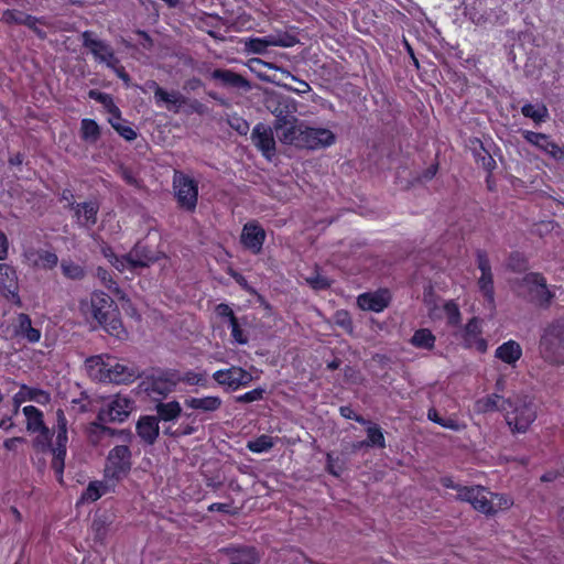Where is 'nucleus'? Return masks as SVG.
Instances as JSON below:
<instances>
[{
	"label": "nucleus",
	"mask_w": 564,
	"mask_h": 564,
	"mask_svg": "<svg viewBox=\"0 0 564 564\" xmlns=\"http://www.w3.org/2000/svg\"><path fill=\"white\" fill-rule=\"evenodd\" d=\"M101 135L99 124L89 118H84L80 121V138L86 142H96Z\"/></svg>",
	"instance_id": "nucleus-43"
},
{
	"label": "nucleus",
	"mask_w": 564,
	"mask_h": 564,
	"mask_svg": "<svg viewBox=\"0 0 564 564\" xmlns=\"http://www.w3.org/2000/svg\"><path fill=\"white\" fill-rule=\"evenodd\" d=\"M108 491V487L104 481L93 480L88 484L86 489L82 492L77 505L85 502H95L100 499Z\"/></svg>",
	"instance_id": "nucleus-38"
},
{
	"label": "nucleus",
	"mask_w": 564,
	"mask_h": 564,
	"mask_svg": "<svg viewBox=\"0 0 564 564\" xmlns=\"http://www.w3.org/2000/svg\"><path fill=\"white\" fill-rule=\"evenodd\" d=\"M26 400L34 401L41 405H46L51 401L50 392L28 384H21L20 390L13 395V414L19 412V409Z\"/></svg>",
	"instance_id": "nucleus-28"
},
{
	"label": "nucleus",
	"mask_w": 564,
	"mask_h": 564,
	"mask_svg": "<svg viewBox=\"0 0 564 564\" xmlns=\"http://www.w3.org/2000/svg\"><path fill=\"white\" fill-rule=\"evenodd\" d=\"M126 259L130 261V270L148 268L158 260L151 249L141 243H137L130 252H128V257Z\"/></svg>",
	"instance_id": "nucleus-29"
},
{
	"label": "nucleus",
	"mask_w": 564,
	"mask_h": 564,
	"mask_svg": "<svg viewBox=\"0 0 564 564\" xmlns=\"http://www.w3.org/2000/svg\"><path fill=\"white\" fill-rule=\"evenodd\" d=\"M213 379L220 386H226L236 391L241 387H247L252 381V375L246 369L232 366L227 369H219L213 373Z\"/></svg>",
	"instance_id": "nucleus-18"
},
{
	"label": "nucleus",
	"mask_w": 564,
	"mask_h": 564,
	"mask_svg": "<svg viewBox=\"0 0 564 564\" xmlns=\"http://www.w3.org/2000/svg\"><path fill=\"white\" fill-rule=\"evenodd\" d=\"M282 135V143L308 150L327 148L336 141L335 134L329 129L307 127L303 123L297 128L289 129Z\"/></svg>",
	"instance_id": "nucleus-5"
},
{
	"label": "nucleus",
	"mask_w": 564,
	"mask_h": 564,
	"mask_svg": "<svg viewBox=\"0 0 564 564\" xmlns=\"http://www.w3.org/2000/svg\"><path fill=\"white\" fill-rule=\"evenodd\" d=\"M525 288L527 300L534 306L549 310L556 297L555 285H547L546 278L540 272H529L520 281Z\"/></svg>",
	"instance_id": "nucleus-7"
},
{
	"label": "nucleus",
	"mask_w": 564,
	"mask_h": 564,
	"mask_svg": "<svg viewBox=\"0 0 564 564\" xmlns=\"http://www.w3.org/2000/svg\"><path fill=\"white\" fill-rule=\"evenodd\" d=\"M273 113L275 116L274 130L282 142V133L288 132L291 128H297L300 123H297V118L295 116L291 115L289 111H284L283 109L276 108Z\"/></svg>",
	"instance_id": "nucleus-35"
},
{
	"label": "nucleus",
	"mask_w": 564,
	"mask_h": 564,
	"mask_svg": "<svg viewBox=\"0 0 564 564\" xmlns=\"http://www.w3.org/2000/svg\"><path fill=\"white\" fill-rule=\"evenodd\" d=\"M251 140L265 159L271 160L275 154V140L271 127L262 122L257 123L252 129Z\"/></svg>",
	"instance_id": "nucleus-23"
},
{
	"label": "nucleus",
	"mask_w": 564,
	"mask_h": 564,
	"mask_svg": "<svg viewBox=\"0 0 564 564\" xmlns=\"http://www.w3.org/2000/svg\"><path fill=\"white\" fill-rule=\"evenodd\" d=\"M0 293L11 304L22 307L23 303L19 294L17 270L8 263H0Z\"/></svg>",
	"instance_id": "nucleus-16"
},
{
	"label": "nucleus",
	"mask_w": 564,
	"mask_h": 564,
	"mask_svg": "<svg viewBox=\"0 0 564 564\" xmlns=\"http://www.w3.org/2000/svg\"><path fill=\"white\" fill-rule=\"evenodd\" d=\"M120 120L113 121L112 119H108V122L113 128V130L126 141H133L137 139L138 133L134 128L131 126H126L119 122Z\"/></svg>",
	"instance_id": "nucleus-50"
},
{
	"label": "nucleus",
	"mask_w": 564,
	"mask_h": 564,
	"mask_svg": "<svg viewBox=\"0 0 564 564\" xmlns=\"http://www.w3.org/2000/svg\"><path fill=\"white\" fill-rule=\"evenodd\" d=\"M510 408V399H505L498 393H491L478 399L475 402V410L477 413H489L495 411L505 412Z\"/></svg>",
	"instance_id": "nucleus-30"
},
{
	"label": "nucleus",
	"mask_w": 564,
	"mask_h": 564,
	"mask_svg": "<svg viewBox=\"0 0 564 564\" xmlns=\"http://www.w3.org/2000/svg\"><path fill=\"white\" fill-rule=\"evenodd\" d=\"M523 140L556 161H564V147L557 144L550 134L531 130L520 131Z\"/></svg>",
	"instance_id": "nucleus-14"
},
{
	"label": "nucleus",
	"mask_w": 564,
	"mask_h": 564,
	"mask_svg": "<svg viewBox=\"0 0 564 564\" xmlns=\"http://www.w3.org/2000/svg\"><path fill=\"white\" fill-rule=\"evenodd\" d=\"M228 124L240 135H246L249 131V122L237 115L230 116L228 118Z\"/></svg>",
	"instance_id": "nucleus-55"
},
{
	"label": "nucleus",
	"mask_w": 564,
	"mask_h": 564,
	"mask_svg": "<svg viewBox=\"0 0 564 564\" xmlns=\"http://www.w3.org/2000/svg\"><path fill=\"white\" fill-rule=\"evenodd\" d=\"M390 302L391 293L388 289L365 292L357 297V305L360 310L375 313L383 312L389 306Z\"/></svg>",
	"instance_id": "nucleus-24"
},
{
	"label": "nucleus",
	"mask_w": 564,
	"mask_h": 564,
	"mask_svg": "<svg viewBox=\"0 0 564 564\" xmlns=\"http://www.w3.org/2000/svg\"><path fill=\"white\" fill-rule=\"evenodd\" d=\"M132 453L128 445H116L106 458L104 475L107 480L118 482L131 470Z\"/></svg>",
	"instance_id": "nucleus-9"
},
{
	"label": "nucleus",
	"mask_w": 564,
	"mask_h": 564,
	"mask_svg": "<svg viewBox=\"0 0 564 564\" xmlns=\"http://www.w3.org/2000/svg\"><path fill=\"white\" fill-rule=\"evenodd\" d=\"M96 275L101 284L117 299L122 300L124 297V292L120 289L118 282L115 280L112 272L106 268L98 267Z\"/></svg>",
	"instance_id": "nucleus-41"
},
{
	"label": "nucleus",
	"mask_w": 564,
	"mask_h": 564,
	"mask_svg": "<svg viewBox=\"0 0 564 564\" xmlns=\"http://www.w3.org/2000/svg\"><path fill=\"white\" fill-rule=\"evenodd\" d=\"M495 357L507 365H514L522 357V348L518 341L509 339L498 346Z\"/></svg>",
	"instance_id": "nucleus-31"
},
{
	"label": "nucleus",
	"mask_w": 564,
	"mask_h": 564,
	"mask_svg": "<svg viewBox=\"0 0 564 564\" xmlns=\"http://www.w3.org/2000/svg\"><path fill=\"white\" fill-rule=\"evenodd\" d=\"M476 262L480 270V276L477 281L479 291L489 304L495 303L494 274L488 253L484 249L476 250Z\"/></svg>",
	"instance_id": "nucleus-17"
},
{
	"label": "nucleus",
	"mask_w": 564,
	"mask_h": 564,
	"mask_svg": "<svg viewBox=\"0 0 564 564\" xmlns=\"http://www.w3.org/2000/svg\"><path fill=\"white\" fill-rule=\"evenodd\" d=\"M134 409V400L129 395L117 393L105 400L102 406L97 414V422L93 425L100 429L102 432L110 435L117 433L131 435L130 431H116L105 425V423H122L127 421L129 415Z\"/></svg>",
	"instance_id": "nucleus-4"
},
{
	"label": "nucleus",
	"mask_w": 564,
	"mask_h": 564,
	"mask_svg": "<svg viewBox=\"0 0 564 564\" xmlns=\"http://www.w3.org/2000/svg\"><path fill=\"white\" fill-rule=\"evenodd\" d=\"M107 67L110 68L122 82H130V76L127 73L126 68L121 65L120 59L118 57H116V63H108Z\"/></svg>",
	"instance_id": "nucleus-59"
},
{
	"label": "nucleus",
	"mask_w": 564,
	"mask_h": 564,
	"mask_svg": "<svg viewBox=\"0 0 564 564\" xmlns=\"http://www.w3.org/2000/svg\"><path fill=\"white\" fill-rule=\"evenodd\" d=\"M147 86L149 89L153 90L155 104L158 106L165 104L167 109L174 112H180V110L185 107L187 97L182 95L180 91L173 90L167 93L155 80L147 82Z\"/></svg>",
	"instance_id": "nucleus-25"
},
{
	"label": "nucleus",
	"mask_w": 564,
	"mask_h": 564,
	"mask_svg": "<svg viewBox=\"0 0 564 564\" xmlns=\"http://www.w3.org/2000/svg\"><path fill=\"white\" fill-rule=\"evenodd\" d=\"M198 430V426L196 425V419L194 417L192 422L189 423H182L176 429V434L181 436H188L194 433H196Z\"/></svg>",
	"instance_id": "nucleus-63"
},
{
	"label": "nucleus",
	"mask_w": 564,
	"mask_h": 564,
	"mask_svg": "<svg viewBox=\"0 0 564 564\" xmlns=\"http://www.w3.org/2000/svg\"><path fill=\"white\" fill-rule=\"evenodd\" d=\"M297 40L294 35L284 33L279 35H268L264 37H252L246 43L248 52L252 54H264L270 46L292 47Z\"/></svg>",
	"instance_id": "nucleus-19"
},
{
	"label": "nucleus",
	"mask_w": 564,
	"mask_h": 564,
	"mask_svg": "<svg viewBox=\"0 0 564 564\" xmlns=\"http://www.w3.org/2000/svg\"><path fill=\"white\" fill-rule=\"evenodd\" d=\"M368 425L366 432H367V447H377V448H384L386 447V437L383 434L382 429L376 424L369 421V423H366Z\"/></svg>",
	"instance_id": "nucleus-44"
},
{
	"label": "nucleus",
	"mask_w": 564,
	"mask_h": 564,
	"mask_svg": "<svg viewBox=\"0 0 564 564\" xmlns=\"http://www.w3.org/2000/svg\"><path fill=\"white\" fill-rule=\"evenodd\" d=\"M156 415L154 417L160 421L171 422L176 420L182 414V406L178 401L159 402L155 405Z\"/></svg>",
	"instance_id": "nucleus-37"
},
{
	"label": "nucleus",
	"mask_w": 564,
	"mask_h": 564,
	"mask_svg": "<svg viewBox=\"0 0 564 564\" xmlns=\"http://www.w3.org/2000/svg\"><path fill=\"white\" fill-rule=\"evenodd\" d=\"M106 257L109 258V261L118 271H124L126 269H130V261L126 259L128 257V253L118 257L117 254L111 252L110 254H106Z\"/></svg>",
	"instance_id": "nucleus-58"
},
{
	"label": "nucleus",
	"mask_w": 564,
	"mask_h": 564,
	"mask_svg": "<svg viewBox=\"0 0 564 564\" xmlns=\"http://www.w3.org/2000/svg\"><path fill=\"white\" fill-rule=\"evenodd\" d=\"M29 13H25L23 11L17 10V9H7L2 12L1 21L6 24H18L23 25L25 17H28Z\"/></svg>",
	"instance_id": "nucleus-51"
},
{
	"label": "nucleus",
	"mask_w": 564,
	"mask_h": 564,
	"mask_svg": "<svg viewBox=\"0 0 564 564\" xmlns=\"http://www.w3.org/2000/svg\"><path fill=\"white\" fill-rule=\"evenodd\" d=\"M267 390L264 388L258 387L250 391H247L243 394H239L236 397L237 403H251L256 401H261L264 399Z\"/></svg>",
	"instance_id": "nucleus-52"
},
{
	"label": "nucleus",
	"mask_w": 564,
	"mask_h": 564,
	"mask_svg": "<svg viewBox=\"0 0 564 564\" xmlns=\"http://www.w3.org/2000/svg\"><path fill=\"white\" fill-rule=\"evenodd\" d=\"M173 189L180 208L194 212L198 200V183L182 171L173 174Z\"/></svg>",
	"instance_id": "nucleus-10"
},
{
	"label": "nucleus",
	"mask_w": 564,
	"mask_h": 564,
	"mask_svg": "<svg viewBox=\"0 0 564 564\" xmlns=\"http://www.w3.org/2000/svg\"><path fill=\"white\" fill-rule=\"evenodd\" d=\"M86 366L90 377L104 383L129 384L141 377L138 367L120 364L109 355L91 356L87 358Z\"/></svg>",
	"instance_id": "nucleus-2"
},
{
	"label": "nucleus",
	"mask_w": 564,
	"mask_h": 564,
	"mask_svg": "<svg viewBox=\"0 0 564 564\" xmlns=\"http://www.w3.org/2000/svg\"><path fill=\"white\" fill-rule=\"evenodd\" d=\"M542 359L552 366L564 365V317L545 326L539 343Z\"/></svg>",
	"instance_id": "nucleus-6"
},
{
	"label": "nucleus",
	"mask_w": 564,
	"mask_h": 564,
	"mask_svg": "<svg viewBox=\"0 0 564 564\" xmlns=\"http://www.w3.org/2000/svg\"><path fill=\"white\" fill-rule=\"evenodd\" d=\"M505 420L513 434L525 433L536 419V409L532 402L522 400L512 401L510 408L505 410Z\"/></svg>",
	"instance_id": "nucleus-8"
},
{
	"label": "nucleus",
	"mask_w": 564,
	"mask_h": 564,
	"mask_svg": "<svg viewBox=\"0 0 564 564\" xmlns=\"http://www.w3.org/2000/svg\"><path fill=\"white\" fill-rule=\"evenodd\" d=\"M273 445H274V443H273L272 437L263 434V435L258 436L253 441H250L248 443V448L252 453L260 454V453L270 451L273 447Z\"/></svg>",
	"instance_id": "nucleus-47"
},
{
	"label": "nucleus",
	"mask_w": 564,
	"mask_h": 564,
	"mask_svg": "<svg viewBox=\"0 0 564 564\" xmlns=\"http://www.w3.org/2000/svg\"><path fill=\"white\" fill-rule=\"evenodd\" d=\"M473 155L476 164L481 166L488 173L486 181L489 183V178L497 167V163L480 140H478V148H474Z\"/></svg>",
	"instance_id": "nucleus-34"
},
{
	"label": "nucleus",
	"mask_w": 564,
	"mask_h": 564,
	"mask_svg": "<svg viewBox=\"0 0 564 564\" xmlns=\"http://www.w3.org/2000/svg\"><path fill=\"white\" fill-rule=\"evenodd\" d=\"M70 209L74 212V217L79 227L87 229L93 228L97 224L99 204L96 200L70 203Z\"/></svg>",
	"instance_id": "nucleus-26"
},
{
	"label": "nucleus",
	"mask_w": 564,
	"mask_h": 564,
	"mask_svg": "<svg viewBox=\"0 0 564 564\" xmlns=\"http://www.w3.org/2000/svg\"><path fill=\"white\" fill-rule=\"evenodd\" d=\"M12 335L17 339L26 341L28 344H36L41 340V328L32 325V319L26 313H18L12 324Z\"/></svg>",
	"instance_id": "nucleus-21"
},
{
	"label": "nucleus",
	"mask_w": 564,
	"mask_h": 564,
	"mask_svg": "<svg viewBox=\"0 0 564 564\" xmlns=\"http://www.w3.org/2000/svg\"><path fill=\"white\" fill-rule=\"evenodd\" d=\"M82 43L84 47L90 51L97 62L104 63L106 66L108 63H116L117 56L111 45L106 41L97 39L93 31L82 33Z\"/></svg>",
	"instance_id": "nucleus-20"
},
{
	"label": "nucleus",
	"mask_w": 564,
	"mask_h": 564,
	"mask_svg": "<svg viewBox=\"0 0 564 564\" xmlns=\"http://www.w3.org/2000/svg\"><path fill=\"white\" fill-rule=\"evenodd\" d=\"M23 263L33 270H54L58 264V257L55 251L33 246L22 251Z\"/></svg>",
	"instance_id": "nucleus-15"
},
{
	"label": "nucleus",
	"mask_w": 564,
	"mask_h": 564,
	"mask_svg": "<svg viewBox=\"0 0 564 564\" xmlns=\"http://www.w3.org/2000/svg\"><path fill=\"white\" fill-rule=\"evenodd\" d=\"M212 78L220 80L227 87L246 88L249 86L248 80L242 75L230 69L216 68L212 72Z\"/></svg>",
	"instance_id": "nucleus-32"
},
{
	"label": "nucleus",
	"mask_w": 564,
	"mask_h": 564,
	"mask_svg": "<svg viewBox=\"0 0 564 564\" xmlns=\"http://www.w3.org/2000/svg\"><path fill=\"white\" fill-rule=\"evenodd\" d=\"M492 498L494 492L480 485L464 488L460 495H456V500L470 503L476 511L486 516L496 514Z\"/></svg>",
	"instance_id": "nucleus-12"
},
{
	"label": "nucleus",
	"mask_w": 564,
	"mask_h": 564,
	"mask_svg": "<svg viewBox=\"0 0 564 564\" xmlns=\"http://www.w3.org/2000/svg\"><path fill=\"white\" fill-rule=\"evenodd\" d=\"M39 24L45 25V19L43 17H34L29 14L25 17L23 25L30 29L40 40H45L47 37V33L39 28Z\"/></svg>",
	"instance_id": "nucleus-49"
},
{
	"label": "nucleus",
	"mask_w": 564,
	"mask_h": 564,
	"mask_svg": "<svg viewBox=\"0 0 564 564\" xmlns=\"http://www.w3.org/2000/svg\"><path fill=\"white\" fill-rule=\"evenodd\" d=\"M221 399L217 395H207L203 398L185 399L184 404L193 410H202L204 412H215L221 406Z\"/></svg>",
	"instance_id": "nucleus-33"
},
{
	"label": "nucleus",
	"mask_w": 564,
	"mask_h": 564,
	"mask_svg": "<svg viewBox=\"0 0 564 564\" xmlns=\"http://www.w3.org/2000/svg\"><path fill=\"white\" fill-rule=\"evenodd\" d=\"M446 316V323L451 327H458L462 324V313L458 304L454 300L446 301L443 305Z\"/></svg>",
	"instance_id": "nucleus-45"
},
{
	"label": "nucleus",
	"mask_w": 564,
	"mask_h": 564,
	"mask_svg": "<svg viewBox=\"0 0 564 564\" xmlns=\"http://www.w3.org/2000/svg\"><path fill=\"white\" fill-rule=\"evenodd\" d=\"M308 283L315 290H326L330 286L327 278L316 274V276L308 279Z\"/></svg>",
	"instance_id": "nucleus-64"
},
{
	"label": "nucleus",
	"mask_w": 564,
	"mask_h": 564,
	"mask_svg": "<svg viewBox=\"0 0 564 564\" xmlns=\"http://www.w3.org/2000/svg\"><path fill=\"white\" fill-rule=\"evenodd\" d=\"M436 337L429 328H419L410 339V344L419 349L432 350L435 347Z\"/></svg>",
	"instance_id": "nucleus-39"
},
{
	"label": "nucleus",
	"mask_w": 564,
	"mask_h": 564,
	"mask_svg": "<svg viewBox=\"0 0 564 564\" xmlns=\"http://www.w3.org/2000/svg\"><path fill=\"white\" fill-rule=\"evenodd\" d=\"M207 510L209 512H223L230 516H236L238 513V510L231 506V503H224V502H214L208 506Z\"/></svg>",
	"instance_id": "nucleus-60"
},
{
	"label": "nucleus",
	"mask_w": 564,
	"mask_h": 564,
	"mask_svg": "<svg viewBox=\"0 0 564 564\" xmlns=\"http://www.w3.org/2000/svg\"><path fill=\"white\" fill-rule=\"evenodd\" d=\"M265 240L267 231L258 220H249L242 226L239 241L242 248L251 254H260Z\"/></svg>",
	"instance_id": "nucleus-13"
},
{
	"label": "nucleus",
	"mask_w": 564,
	"mask_h": 564,
	"mask_svg": "<svg viewBox=\"0 0 564 564\" xmlns=\"http://www.w3.org/2000/svg\"><path fill=\"white\" fill-rule=\"evenodd\" d=\"M109 523L106 519L95 518L91 523V531L94 534L95 542L104 544L108 535Z\"/></svg>",
	"instance_id": "nucleus-48"
},
{
	"label": "nucleus",
	"mask_w": 564,
	"mask_h": 564,
	"mask_svg": "<svg viewBox=\"0 0 564 564\" xmlns=\"http://www.w3.org/2000/svg\"><path fill=\"white\" fill-rule=\"evenodd\" d=\"M335 323H336V325L341 327L347 333H352V330H354V323H352L351 316L345 310L336 312Z\"/></svg>",
	"instance_id": "nucleus-53"
},
{
	"label": "nucleus",
	"mask_w": 564,
	"mask_h": 564,
	"mask_svg": "<svg viewBox=\"0 0 564 564\" xmlns=\"http://www.w3.org/2000/svg\"><path fill=\"white\" fill-rule=\"evenodd\" d=\"M185 107L187 108L186 112L188 113H196L202 116L207 111V107L197 99L187 98V100L185 101Z\"/></svg>",
	"instance_id": "nucleus-57"
},
{
	"label": "nucleus",
	"mask_w": 564,
	"mask_h": 564,
	"mask_svg": "<svg viewBox=\"0 0 564 564\" xmlns=\"http://www.w3.org/2000/svg\"><path fill=\"white\" fill-rule=\"evenodd\" d=\"M215 312L218 317L227 318L229 323L232 321V318H237L232 308L226 303H220L216 305Z\"/></svg>",
	"instance_id": "nucleus-62"
},
{
	"label": "nucleus",
	"mask_w": 564,
	"mask_h": 564,
	"mask_svg": "<svg viewBox=\"0 0 564 564\" xmlns=\"http://www.w3.org/2000/svg\"><path fill=\"white\" fill-rule=\"evenodd\" d=\"M135 433L143 445H154L160 435L159 419L154 415H140L135 423Z\"/></svg>",
	"instance_id": "nucleus-27"
},
{
	"label": "nucleus",
	"mask_w": 564,
	"mask_h": 564,
	"mask_svg": "<svg viewBox=\"0 0 564 564\" xmlns=\"http://www.w3.org/2000/svg\"><path fill=\"white\" fill-rule=\"evenodd\" d=\"M139 389L148 397L160 400L173 391L175 382L165 370L153 369L149 373L141 375Z\"/></svg>",
	"instance_id": "nucleus-11"
},
{
	"label": "nucleus",
	"mask_w": 564,
	"mask_h": 564,
	"mask_svg": "<svg viewBox=\"0 0 564 564\" xmlns=\"http://www.w3.org/2000/svg\"><path fill=\"white\" fill-rule=\"evenodd\" d=\"M339 412H340V415L344 416L345 419L354 420V421H356L359 424L365 425L366 423H369L368 420H366L360 414H356L354 412V410L350 406H348V405L340 406Z\"/></svg>",
	"instance_id": "nucleus-61"
},
{
	"label": "nucleus",
	"mask_w": 564,
	"mask_h": 564,
	"mask_svg": "<svg viewBox=\"0 0 564 564\" xmlns=\"http://www.w3.org/2000/svg\"><path fill=\"white\" fill-rule=\"evenodd\" d=\"M230 564H258L259 557L254 547H240L229 552Z\"/></svg>",
	"instance_id": "nucleus-40"
},
{
	"label": "nucleus",
	"mask_w": 564,
	"mask_h": 564,
	"mask_svg": "<svg viewBox=\"0 0 564 564\" xmlns=\"http://www.w3.org/2000/svg\"><path fill=\"white\" fill-rule=\"evenodd\" d=\"M231 330V338L235 343L239 345H246L248 343V336L245 334L243 329L240 327L238 318H232L229 324Z\"/></svg>",
	"instance_id": "nucleus-54"
},
{
	"label": "nucleus",
	"mask_w": 564,
	"mask_h": 564,
	"mask_svg": "<svg viewBox=\"0 0 564 564\" xmlns=\"http://www.w3.org/2000/svg\"><path fill=\"white\" fill-rule=\"evenodd\" d=\"M492 499H494V506L496 509V513L499 510H507L513 505V501L511 500V498L503 494H495L494 492Z\"/></svg>",
	"instance_id": "nucleus-56"
},
{
	"label": "nucleus",
	"mask_w": 564,
	"mask_h": 564,
	"mask_svg": "<svg viewBox=\"0 0 564 564\" xmlns=\"http://www.w3.org/2000/svg\"><path fill=\"white\" fill-rule=\"evenodd\" d=\"M521 113L531 119L535 126L544 123L550 118L549 109L543 102L535 105L527 102L521 107Z\"/></svg>",
	"instance_id": "nucleus-36"
},
{
	"label": "nucleus",
	"mask_w": 564,
	"mask_h": 564,
	"mask_svg": "<svg viewBox=\"0 0 564 564\" xmlns=\"http://www.w3.org/2000/svg\"><path fill=\"white\" fill-rule=\"evenodd\" d=\"M61 271L64 278L73 281H80L86 276L85 267L70 258L61 261Z\"/></svg>",
	"instance_id": "nucleus-42"
},
{
	"label": "nucleus",
	"mask_w": 564,
	"mask_h": 564,
	"mask_svg": "<svg viewBox=\"0 0 564 564\" xmlns=\"http://www.w3.org/2000/svg\"><path fill=\"white\" fill-rule=\"evenodd\" d=\"M22 412L26 419V431L36 433L32 446L37 453H51V467L62 484L68 444V421L63 409L55 411L56 423L51 430L44 422L43 412L34 405H25Z\"/></svg>",
	"instance_id": "nucleus-1"
},
{
	"label": "nucleus",
	"mask_w": 564,
	"mask_h": 564,
	"mask_svg": "<svg viewBox=\"0 0 564 564\" xmlns=\"http://www.w3.org/2000/svg\"><path fill=\"white\" fill-rule=\"evenodd\" d=\"M90 313L93 318L110 336L120 340L126 339L128 333L120 317V311L111 296L102 291H95L90 296Z\"/></svg>",
	"instance_id": "nucleus-3"
},
{
	"label": "nucleus",
	"mask_w": 564,
	"mask_h": 564,
	"mask_svg": "<svg viewBox=\"0 0 564 564\" xmlns=\"http://www.w3.org/2000/svg\"><path fill=\"white\" fill-rule=\"evenodd\" d=\"M481 319L477 316L468 319L464 326L462 338L465 348H475L478 352H486L488 341L482 336Z\"/></svg>",
	"instance_id": "nucleus-22"
},
{
	"label": "nucleus",
	"mask_w": 564,
	"mask_h": 564,
	"mask_svg": "<svg viewBox=\"0 0 564 564\" xmlns=\"http://www.w3.org/2000/svg\"><path fill=\"white\" fill-rule=\"evenodd\" d=\"M507 267L512 272L521 273L527 271L529 261L522 252L513 251L509 254Z\"/></svg>",
	"instance_id": "nucleus-46"
}]
</instances>
